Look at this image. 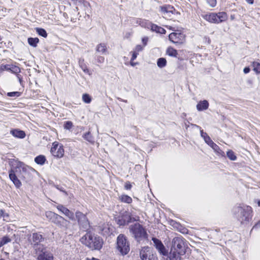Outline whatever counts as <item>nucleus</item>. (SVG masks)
<instances>
[{"label": "nucleus", "instance_id": "obj_26", "mask_svg": "<svg viewBox=\"0 0 260 260\" xmlns=\"http://www.w3.org/2000/svg\"><path fill=\"white\" fill-rule=\"evenodd\" d=\"M166 53L172 57H177L178 55L177 51L172 47H169L166 51Z\"/></svg>", "mask_w": 260, "mask_h": 260}, {"label": "nucleus", "instance_id": "obj_29", "mask_svg": "<svg viewBox=\"0 0 260 260\" xmlns=\"http://www.w3.org/2000/svg\"><path fill=\"white\" fill-rule=\"evenodd\" d=\"M11 239L7 236H4L0 239V247L10 242Z\"/></svg>", "mask_w": 260, "mask_h": 260}, {"label": "nucleus", "instance_id": "obj_9", "mask_svg": "<svg viewBox=\"0 0 260 260\" xmlns=\"http://www.w3.org/2000/svg\"><path fill=\"white\" fill-rule=\"evenodd\" d=\"M139 220V217H132L130 214L127 212H125L122 216H119L117 219V223L119 225H124L127 224L132 221Z\"/></svg>", "mask_w": 260, "mask_h": 260}, {"label": "nucleus", "instance_id": "obj_28", "mask_svg": "<svg viewBox=\"0 0 260 260\" xmlns=\"http://www.w3.org/2000/svg\"><path fill=\"white\" fill-rule=\"evenodd\" d=\"M39 42V39L38 38H29L28 39V44L34 47L37 46L38 43Z\"/></svg>", "mask_w": 260, "mask_h": 260}, {"label": "nucleus", "instance_id": "obj_16", "mask_svg": "<svg viewBox=\"0 0 260 260\" xmlns=\"http://www.w3.org/2000/svg\"><path fill=\"white\" fill-rule=\"evenodd\" d=\"M183 253H180L179 251L175 250L171 248L169 253V258L170 260H180L181 255H183Z\"/></svg>", "mask_w": 260, "mask_h": 260}, {"label": "nucleus", "instance_id": "obj_20", "mask_svg": "<svg viewBox=\"0 0 260 260\" xmlns=\"http://www.w3.org/2000/svg\"><path fill=\"white\" fill-rule=\"evenodd\" d=\"M209 103L206 100L200 101L197 105V109L198 111L205 110L208 108Z\"/></svg>", "mask_w": 260, "mask_h": 260}, {"label": "nucleus", "instance_id": "obj_5", "mask_svg": "<svg viewBox=\"0 0 260 260\" xmlns=\"http://www.w3.org/2000/svg\"><path fill=\"white\" fill-rule=\"evenodd\" d=\"M117 249L122 255H126L129 251V244L126 237L120 234L117 238Z\"/></svg>", "mask_w": 260, "mask_h": 260}, {"label": "nucleus", "instance_id": "obj_13", "mask_svg": "<svg viewBox=\"0 0 260 260\" xmlns=\"http://www.w3.org/2000/svg\"><path fill=\"white\" fill-rule=\"evenodd\" d=\"M169 40L175 44H182L185 41V36L183 34L172 32L169 36Z\"/></svg>", "mask_w": 260, "mask_h": 260}, {"label": "nucleus", "instance_id": "obj_34", "mask_svg": "<svg viewBox=\"0 0 260 260\" xmlns=\"http://www.w3.org/2000/svg\"><path fill=\"white\" fill-rule=\"evenodd\" d=\"M140 22H141V21ZM151 23L148 20L142 19L140 26L149 29V26H150Z\"/></svg>", "mask_w": 260, "mask_h": 260}, {"label": "nucleus", "instance_id": "obj_6", "mask_svg": "<svg viewBox=\"0 0 260 260\" xmlns=\"http://www.w3.org/2000/svg\"><path fill=\"white\" fill-rule=\"evenodd\" d=\"M171 248L179 251L180 253L185 254L186 252V245L184 239L181 237H177L173 238Z\"/></svg>", "mask_w": 260, "mask_h": 260}, {"label": "nucleus", "instance_id": "obj_7", "mask_svg": "<svg viewBox=\"0 0 260 260\" xmlns=\"http://www.w3.org/2000/svg\"><path fill=\"white\" fill-rule=\"evenodd\" d=\"M75 216L81 229L87 231L89 229V222L85 214L77 211L75 213Z\"/></svg>", "mask_w": 260, "mask_h": 260}, {"label": "nucleus", "instance_id": "obj_37", "mask_svg": "<svg viewBox=\"0 0 260 260\" xmlns=\"http://www.w3.org/2000/svg\"><path fill=\"white\" fill-rule=\"evenodd\" d=\"M227 156L231 160H235L237 158L234 152L232 150H229L227 152Z\"/></svg>", "mask_w": 260, "mask_h": 260}, {"label": "nucleus", "instance_id": "obj_51", "mask_svg": "<svg viewBox=\"0 0 260 260\" xmlns=\"http://www.w3.org/2000/svg\"><path fill=\"white\" fill-rule=\"evenodd\" d=\"M138 54V53L136 52V51H133L132 54V57L131 60H135L137 58Z\"/></svg>", "mask_w": 260, "mask_h": 260}, {"label": "nucleus", "instance_id": "obj_3", "mask_svg": "<svg viewBox=\"0 0 260 260\" xmlns=\"http://www.w3.org/2000/svg\"><path fill=\"white\" fill-rule=\"evenodd\" d=\"M44 238L40 233H34L28 237V241L34 249L38 252H43L45 247L40 243L44 241Z\"/></svg>", "mask_w": 260, "mask_h": 260}, {"label": "nucleus", "instance_id": "obj_50", "mask_svg": "<svg viewBox=\"0 0 260 260\" xmlns=\"http://www.w3.org/2000/svg\"><path fill=\"white\" fill-rule=\"evenodd\" d=\"M166 31L164 28L159 26L157 32H158L161 34H165L166 33Z\"/></svg>", "mask_w": 260, "mask_h": 260}, {"label": "nucleus", "instance_id": "obj_55", "mask_svg": "<svg viewBox=\"0 0 260 260\" xmlns=\"http://www.w3.org/2000/svg\"><path fill=\"white\" fill-rule=\"evenodd\" d=\"M243 72L245 74H247L250 72V69L248 67H246L244 69Z\"/></svg>", "mask_w": 260, "mask_h": 260}, {"label": "nucleus", "instance_id": "obj_41", "mask_svg": "<svg viewBox=\"0 0 260 260\" xmlns=\"http://www.w3.org/2000/svg\"><path fill=\"white\" fill-rule=\"evenodd\" d=\"M20 94V92L18 91L10 92L7 93V95L10 97H18Z\"/></svg>", "mask_w": 260, "mask_h": 260}, {"label": "nucleus", "instance_id": "obj_44", "mask_svg": "<svg viewBox=\"0 0 260 260\" xmlns=\"http://www.w3.org/2000/svg\"><path fill=\"white\" fill-rule=\"evenodd\" d=\"M83 138L89 142L92 141V138L89 132L85 134L83 136Z\"/></svg>", "mask_w": 260, "mask_h": 260}, {"label": "nucleus", "instance_id": "obj_10", "mask_svg": "<svg viewBox=\"0 0 260 260\" xmlns=\"http://www.w3.org/2000/svg\"><path fill=\"white\" fill-rule=\"evenodd\" d=\"M152 241L153 242L154 246L155 247L160 254L163 256L168 255V250L166 248L163 243L160 240L156 238H152Z\"/></svg>", "mask_w": 260, "mask_h": 260}, {"label": "nucleus", "instance_id": "obj_21", "mask_svg": "<svg viewBox=\"0 0 260 260\" xmlns=\"http://www.w3.org/2000/svg\"><path fill=\"white\" fill-rule=\"evenodd\" d=\"M160 11L162 14L165 15L166 14L171 13H173L174 8L170 5H165L160 7Z\"/></svg>", "mask_w": 260, "mask_h": 260}, {"label": "nucleus", "instance_id": "obj_31", "mask_svg": "<svg viewBox=\"0 0 260 260\" xmlns=\"http://www.w3.org/2000/svg\"><path fill=\"white\" fill-rule=\"evenodd\" d=\"M120 200L121 202L129 204L132 202V199L127 195H122L120 197Z\"/></svg>", "mask_w": 260, "mask_h": 260}, {"label": "nucleus", "instance_id": "obj_58", "mask_svg": "<svg viewBox=\"0 0 260 260\" xmlns=\"http://www.w3.org/2000/svg\"><path fill=\"white\" fill-rule=\"evenodd\" d=\"M133 61L134 60H131L130 64H131V65L132 66L134 67V66H136V64H137L138 63L137 62H134Z\"/></svg>", "mask_w": 260, "mask_h": 260}, {"label": "nucleus", "instance_id": "obj_52", "mask_svg": "<svg viewBox=\"0 0 260 260\" xmlns=\"http://www.w3.org/2000/svg\"><path fill=\"white\" fill-rule=\"evenodd\" d=\"M124 187L126 189H130L132 187V185L129 182H127L125 184Z\"/></svg>", "mask_w": 260, "mask_h": 260}, {"label": "nucleus", "instance_id": "obj_19", "mask_svg": "<svg viewBox=\"0 0 260 260\" xmlns=\"http://www.w3.org/2000/svg\"><path fill=\"white\" fill-rule=\"evenodd\" d=\"M217 23H219L225 21L228 18V15L225 12H221L216 13Z\"/></svg>", "mask_w": 260, "mask_h": 260}, {"label": "nucleus", "instance_id": "obj_30", "mask_svg": "<svg viewBox=\"0 0 260 260\" xmlns=\"http://www.w3.org/2000/svg\"><path fill=\"white\" fill-rule=\"evenodd\" d=\"M167 61L165 58H159L157 61V65L160 68H162L166 66Z\"/></svg>", "mask_w": 260, "mask_h": 260}, {"label": "nucleus", "instance_id": "obj_18", "mask_svg": "<svg viewBox=\"0 0 260 260\" xmlns=\"http://www.w3.org/2000/svg\"><path fill=\"white\" fill-rule=\"evenodd\" d=\"M203 18L211 23H217L216 13H211L203 15Z\"/></svg>", "mask_w": 260, "mask_h": 260}, {"label": "nucleus", "instance_id": "obj_48", "mask_svg": "<svg viewBox=\"0 0 260 260\" xmlns=\"http://www.w3.org/2000/svg\"><path fill=\"white\" fill-rule=\"evenodd\" d=\"M96 60L98 63H102L104 62L105 58L103 56H97Z\"/></svg>", "mask_w": 260, "mask_h": 260}, {"label": "nucleus", "instance_id": "obj_45", "mask_svg": "<svg viewBox=\"0 0 260 260\" xmlns=\"http://www.w3.org/2000/svg\"><path fill=\"white\" fill-rule=\"evenodd\" d=\"M158 27L159 26H158L157 25L151 23L150 26H149V29H150L152 31L157 32Z\"/></svg>", "mask_w": 260, "mask_h": 260}, {"label": "nucleus", "instance_id": "obj_27", "mask_svg": "<svg viewBox=\"0 0 260 260\" xmlns=\"http://www.w3.org/2000/svg\"><path fill=\"white\" fill-rule=\"evenodd\" d=\"M46 158L44 155H40L37 156L35 159V161L39 165H43L45 164Z\"/></svg>", "mask_w": 260, "mask_h": 260}, {"label": "nucleus", "instance_id": "obj_62", "mask_svg": "<svg viewBox=\"0 0 260 260\" xmlns=\"http://www.w3.org/2000/svg\"><path fill=\"white\" fill-rule=\"evenodd\" d=\"M184 124H185V126L186 128L187 129V128L188 127L189 125L186 122H185Z\"/></svg>", "mask_w": 260, "mask_h": 260}, {"label": "nucleus", "instance_id": "obj_47", "mask_svg": "<svg viewBox=\"0 0 260 260\" xmlns=\"http://www.w3.org/2000/svg\"><path fill=\"white\" fill-rule=\"evenodd\" d=\"M209 5L212 7H214L216 4V0H207Z\"/></svg>", "mask_w": 260, "mask_h": 260}, {"label": "nucleus", "instance_id": "obj_61", "mask_svg": "<svg viewBox=\"0 0 260 260\" xmlns=\"http://www.w3.org/2000/svg\"><path fill=\"white\" fill-rule=\"evenodd\" d=\"M118 100L122 101V102H125V103H126L127 102V101L126 100H122L120 98H118Z\"/></svg>", "mask_w": 260, "mask_h": 260}, {"label": "nucleus", "instance_id": "obj_59", "mask_svg": "<svg viewBox=\"0 0 260 260\" xmlns=\"http://www.w3.org/2000/svg\"><path fill=\"white\" fill-rule=\"evenodd\" d=\"M246 1L250 4H252L253 3V0H246Z\"/></svg>", "mask_w": 260, "mask_h": 260}, {"label": "nucleus", "instance_id": "obj_38", "mask_svg": "<svg viewBox=\"0 0 260 260\" xmlns=\"http://www.w3.org/2000/svg\"><path fill=\"white\" fill-rule=\"evenodd\" d=\"M83 101L87 104H89L91 102V98L88 94H83L82 95Z\"/></svg>", "mask_w": 260, "mask_h": 260}, {"label": "nucleus", "instance_id": "obj_1", "mask_svg": "<svg viewBox=\"0 0 260 260\" xmlns=\"http://www.w3.org/2000/svg\"><path fill=\"white\" fill-rule=\"evenodd\" d=\"M80 242L92 250H100L104 244L103 240L100 236L90 232L83 236L80 239Z\"/></svg>", "mask_w": 260, "mask_h": 260}, {"label": "nucleus", "instance_id": "obj_22", "mask_svg": "<svg viewBox=\"0 0 260 260\" xmlns=\"http://www.w3.org/2000/svg\"><path fill=\"white\" fill-rule=\"evenodd\" d=\"M96 51L101 53L102 54H106L107 53V48L106 45L104 43H101L97 45Z\"/></svg>", "mask_w": 260, "mask_h": 260}, {"label": "nucleus", "instance_id": "obj_49", "mask_svg": "<svg viewBox=\"0 0 260 260\" xmlns=\"http://www.w3.org/2000/svg\"><path fill=\"white\" fill-rule=\"evenodd\" d=\"M143 47L141 46L140 45H137L134 51H136V52L138 53L139 51H141L143 50Z\"/></svg>", "mask_w": 260, "mask_h": 260}, {"label": "nucleus", "instance_id": "obj_32", "mask_svg": "<svg viewBox=\"0 0 260 260\" xmlns=\"http://www.w3.org/2000/svg\"><path fill=\"white\" fill-rule=\"evenodd\" d=\"M36 30L40 36L44 38H46L47 37V33L44 29L37 27L36 28Z\"/></svg>", "mask_w": 260, "mask_h": 260}, {"label": "nucleus", "instance_id": "obj_4", "mask_svg": "<svg viewBox=\"0 0 260 260\" xmlns=\"http://www.w3.org/2000/svg\"><path fill=\"white\" fill-rule=\"evenodd\" d=\"M129 232L136 240L140 242L147 238V234L142 225L139 223H135L129 227Z\"/></svg>", "mask_w": 260, "mask_h": 260}, {"label": "nucleus", "instance_id": "obj_25", "mask_svg": "<svg viewBox=\"0 0 260 260\" xmlns=\"http://www.w3.org/2000/svg\"><path fill=\"white\" fill-rule=\"evenodd\" d=\"M79 65L83 71L87 74L90 75L89 70L88 69L86 64L84 62V59L83 58H79Z\"/></svg>", "mask_w": 260, "mask_h": 260}, {"label": "nucleus", "instance_id": "obj_36", "mask_svg": "<svg viewBox=\"0 0 260 260\" xmlns=\"http://www.w3.org/2000/svg\"><path fill=\"white\" fill-rule=\"evenodd\" d=\"M212 148L218 155H223L224 152L220 149L219 146L217 145H216V144L214 145V146L213 147H212Z\"/></svg>", "mask_w": 260, "mask_h": 260}, {"label": "nucleus", "instance_id": "obj_35", "mask_svg": "<svg viewBox=\"0 0 260 260\" xmlns=\"http://www.w3.org/2000/svg\"><path fill=\"white\" fill-rule=\"evenodd\" d=\"M253 70L257 73H260V63L257 62H253L252 63Z\"/></svg>", "mask_w": 260, "mask_h": 260}, {"label": "nucleus", "instance_id": "obj_33", "mask_svg": "<svg viewBox=\"0 0 260 260\" xmlns=\"http://www.w3.org/2000/svg\"><path fill=\"white\" fill-rule=\"evenodd\" d=\"M10 69L9 71H11L13 73L18 74L20 72V69L17 66L10 64Z\"/></svg>", "mask_w": 260, "mask_h": 260}, {"label": "nucleus", "instance_id": "obj_15", "mask_svg": "<svg viewBox=\"0 0 260 260\" xmlns=\"http://www.w3.org/2000/svg\"><path fill=\"white\" fill-rule=\"evenodd\" d=\"M45 249L43 252H38L37 253H40L38 256V260H53V255L48 252L45 251Z\"/></svg>", "mask_w": 260, "mask_h": 260}, {"label": "nucleus", "instance_id": "obj_8", "mask_svg": "<svg viewBox=\"0 0 260 260\" xmlns=\"http://www.w3.org/2000/svg\"><path fill=\"white\" fill-rule=\"evenodd\" d=\"M141 260H158L156 254L153 253L148 246L143 247L140 251Z\"/></svg>", "mask_w": 260, "mask_h": 260}, {"label": "nucleus", "instance_id": "obj_53", "mask_svg": "<svg viewBox=\"0 0 260 260\" xmlns=\"http://www.w3.org/2000/svg\"><path fill=\"white\" fill-rule=\"evenodd\" d=\"M209 146H210L211 148L213 147L215 144V143L213 142V141L211 139L210 141L206 143Z\"/></svg>", "mask_w": 260, "mask_h": 260}, {"label": "nucleus", "instance_id": "obj_63", "mask_svg": "<svg viewBox=\"0 0 260 260\" xmlns=\"http://www.w3.org/2000/svg\"><path fill=\"white\" fill-rule=\"evenodd\" d=\"M231 19L232 20H233V19H234V16H233V15H232V16H231Z\"/></svg>", "mask_w": 260, "mask_h": 260}, {"label": "nucleus", "instance_id": "obj_12", "mask_svg": "<svg viewBox=\"0 0 260 260\" xmlns=\"http://www.w3.org/2000/svg\"><path fill=\"white\" fill-rule=\"evenodd\" d=\"M51 152L53 156L57 158H61L64 155V149L62 145H59L57 143H53L51 148Z\"/></svg>", "mask_w": 260, "mask_h": 260}, {"label": "nucleus", "instance_id": "obj_39", "mask_svg": "<svg viewBox=\"0 0 260 260\" xmlns=\"http://www.w3.org/2000/svg\"><path fill=\"white\" fill-rule=\"evenodd\" d=\"M56 213L51 211H47L45 213L46 217L51 221L53 217L55 215Z\"/></svg>", "mask_w": 260, "mask_h": 260}, {"label": "nucleus", "instance_id": "obj_64", "mask_svg": "<svg viewBox=\"0 0 260 260\" xmlns=\"http://www.w3.org/2000/svg\"><path fill=\"white\" fill-rule=\"evenodd\" d=\"M258 206L260 207V201H258L257 202Z\"/></svg>", "mask_w": 260, "mask_h": 260}, {"label": "nucleus", "instance_id": "obj_24", "mask_svg": "<svg viewBox=\"0 0 260 260\" xmlns=\"http://www.w3.org/2000/svg\"><path fill=\"white\" fill-rule=\"evenodd\" d=\"M191 126H192L193 127H196L197 128L201 129V127L196 124H191ZM200 133H201V137L204 139V140L206 143H207V142H208L209 141H210L211 140V138H210V137L208 135V134L206 133H204L203 132V130L200 129Z\"/></svg>", "mask_w": 260, "mask_h": 260}, {"label": "nucleus", "instance_id": "obj_14", "mask_svg": "<svg viewBox=\"0 0 260 260\" xmlns=\"http://www.w3.org/2000/svg\"><path fill=\"white\" fill-rule=\"evenodd\" d=\"M56 208L71 220H75L74 214L62 205H58Z\"/></svg>", "mask_w": 260, "mask_h": 260}, {"label": "nucleus", "instance_id": "obj_17", "mask_svg": "<svg viewBox=\"0 0 260 260\" xmlns=\"http://www.w3.org/2000/svg\"><path fill=\"white\" fill-rule=\"evenodd\" d=\"M9 178L17 188H19L21 186V182L16 176L14 171L12 170L9 172Z\"/></svg>", "mask_w": 260, "mask_h": 260}, {"label": "nucleus", "instance_id": "obj_23", "mask_svg": "<svg viewBox=\"0 0 260 260\" xmlns=\"http://www.w3.org/2000/svg\"><path fill=\"white\" fill-rule=\"evenodd\" d=\"M11 134L15 137L18 138H24L25 134L23 131L14 129L11 131Z\"/></svg>", "mask_w": 260, "mask_h": 260}, {"label": "nucleus", "instance_id": "obj_43", "mask_svg": "<svg viewBox=\"0 0 260 260\" xmlns=\"http://www.w3.org/2000/svg\"><path fill=\"white\" fill-rule=\"evenodd\" d=\"M102 232L104 235H109L110 234V229L108 226V225H107L103 229Z\"/></svg>", "mask_w": 260, "mask_h": 260}, {"label": "nucleus", "instance_id": "obj_11", "mask_svg": "<svg viewBox=\"0 0 260 260\" xmlns=\"http://www.w3.org/2000/svg\"><path fill=\"white\" fill-rule=\"evenodd\" d=\"M51 221L56 224L57 226L65 229L68 228V226L70 223V222L68 220H66L63 217L58 215L57 214H55L53 219L51 220Z\"/></svg>", "mask_w": 260, "mask_h": 260}, {"label": "nucleus", "instance_id": "obj_54", "mask_svg": "<svg viewBox=\"0 0 260 260\" xmlns=\"http://www.w3.org/2000/svg\"><path fill=\"white\" fill-rule=\"evenodd\" d=\"M142 42L144 44V46H146L147 45V42L148 41V38L147 37H144L142 38Z\"/></svg>", "mask_w": 260, "mask_h": 260}, {"label": "nucleus", "instance_id": "obj_2", "mask_svg": "<svg viewBox=\"0 0 260 260\" xmlns=\"http://www.w3.org/2000/svg\"><path fill=\"white\" fill-rule=\"evenodd\" d=\"M233 212L241 223L249 222L251 218L252 209L250 206L244 207L241 206H236L233 208Z\"/></svg>", "mask_w": 260, "mask_h": 260}, {"label": "nucleus", "instance_id": "obj_40", "mask_svg": "<svg viewBox=\"0 0 260 260\" xmlns=\"http://www.w3.org/2000/svg\"><path fill=\"white\" fill-rule=\"evenodd\" d=\"M0 216L2 217L4 220H7L8 219L9 215L5 213L4 210L1 209L0 210Z\"/></svg>", "mask_w": 260, "mask_h": 260}, {"label": "nucleus", "instance_id": "obj_42", "mask_svg": "<svg viewBox=\"0 0 260 260\" xmlns=\"http://www.w3.org/2000/svg\"><path fill=\"white\" fill-rule=\"evenodd\" d=\"M73 126V123L70 121H68L64 124V128L66 129H70Z\"/></svg>", "mask_w": 260, "mask_h": 260}, {"label": "nucleus", "instance_id": "obj_57", "mask_svg": "<svg viewBox=\"0 0 260 260\" xmlns=\"http://www.w3.org/2000/svg\"><path fill=\"white\" fill-rule=\"evenodd\" d=\"M260 226V220L255 224V225L253 227V229L256 228H258Z\"/></svg>", "mask_w": 260, "mask_h": 260}, {"label": "nucleus", "instance_id": "obj_46", "mask_svg": "<svg viewBox=\"0 0 260 260\" xmlns=\"http://www.w3.org/2000/svg\"><path fill=\"white\" fill-rule=\"evenodd\" d=\"M10 64H2L1 66V69L2 71H9L10 68Z\"/></svg>", "mask_w": 260, "mask_h": 260}, {"label": "nucleus", "instance_id": "obj_60", "mask_svg": "<svg viewBox=\"0 0 260 260\" xmlns=\"http://www.w3.org/2000/svg\"><path fill=\"white\" fill-rule=\"evenodd\" d=\"M86 260H100V259L93 257L92 258H87Z\"/></svg>", "mask_w": 260, "mask_h": 260}, {"label": "nucleus", "instance_id": "obj_56", "mask_svg": "<svg viewBox=\"0 0 260 260\" xmlns=\"http://www.w3.org/2000/svg\"><path fill=\"white\" fill-rule=\"evenodd\" d=\"M142 19L139 18V19H137L136 20V23H137V24H139V25H141V22H140V21L142 22Z\"/></svg>", "mask_w": 260, "mask_h": 260}]
</instances>
